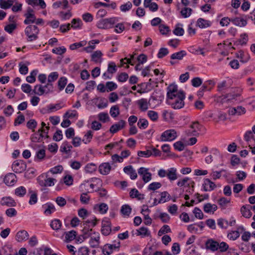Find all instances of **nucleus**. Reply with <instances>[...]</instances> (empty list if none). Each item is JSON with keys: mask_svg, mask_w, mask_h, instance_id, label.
I'll return each instance as SVG.
<instances>
[{"mask_svg": "<svg viewBox=\"0 0 255 255\" xmlns=\"http://www.w3.org/2000/svg\"><path fill=\"white\" fill-rule=\"evenodd\" d=\"M185 99V93L178 89L177 85L171 84L168 87L166 102L172 108L178 110L183 108Z\"/></svg>", "mask_w": 255, "mask_h": 255, "instance_id": "obj_1", "label": "nucleus"}, {"mask_svg": "<svg viewBox=\"0 0 255 255\" xmlns=\"http://www.w3.org/2000/svg\"><path fill=\"white\" fill-rule=\"evenodd\" d=\"M102 184V180L100 178L93 177L84 181L79 186V189L83 192L91 193L100 189Z\"/></svg>", "mask_w": 255, "mask_h": 255, "instance_id": "obj_2", "label": "nucleus"}, {"mask_svg": "<svg viewBox=\"0 0 255 255\" xmlns=\"http://www.w3.org/2000/svg\"><path fill=\"white\" fill-rule=\"evenodd\" d=\"M118 18L116 17L103 19L99 20L96 24L98 28L107 29L113 28L114 25L118 22Z\"/></svg>", "mask_w": 255, "mask_h": 255, "instance_id": "obj_3", "label": "nucleus"}, {"mask_svg": "<svg viewBox=\"0 0 255 255\" xmlns=\"http://www.w3.org/2000/svg\"><path fill=\"white\" fill-rule=\"evenodd\" d=\"M99 221V220L95 216L84 221L83 233L89 234L90 232L94 231L93 228L98 224Z\"/></svg>", "mask_w": 255, "mask_h": 255, "instance_id": "obj_4", "label": "nucleus"}, {"mask_svg": "<svg viewBox=\"0 0 255 255\" xmlns=\"http://www.w3.org/2000/svg\"><path fill=\"white\" fill-rule=\"evenodd\" d=\"M120 242L115 241L112 244H107L102 248V253L104 255H110L115 251H118L120 248Z\"/></svg>", "mask_w": 255, "mask_h": 255, "instance_id": "obj_5", "label": "nucleus"}, {"mask_svg": "<svg viewBox=\"0 0 255 255\" xmlns=\"http://www.w3.org/2000/svg\"><path fill=\"white\" fill-rule=\"evenodd\" d=\"M24 31L28 41H32L37 38L39 29L36 26L34 25H29L25 28Z\"/></svg>", "mask_w": 255, "mask_h": 255, "instance_id": "obj_6", "label": "nucleus"}, {"mask_svg": "<svg viewBox=\"0 0 255 255\" xmlns=\"http://www.w3.org/2000/svg\"><path fill=\"white\" fill-rule=\"evenodd\" d=\"M86 237H90L89 244L92 248L98 247L100 244V235L99 233L93 231L89 234H84Z\"/></svg>", "mask_w": 255, "mask_h": 255, "instance_id": "obj_7", "label": "nucleus"}, {"mask_svg": "<svg viewBox=\"0 0 255 255\" xmlns=\"http://www.w3.org/2000/svg\"><path fill=\"white\" fill-rule=\"evenodd\" d=\"M201 126L198 122H192L185 130V133L188 136L197 135L199 134Z\"/></svg>", "mask_w": 255, "mask_h": 255, "instance_id": "obj_8", "label": "nucleus"}, {"mask_svg": "<svg viewBox=\"0 0 255 255\" xmlns=\"http://www.w3.org/2000/svg\"><path fill=\"white\" fill-rule=\"evenodd\" d=\"M177 136L176 130L174 129H170L162 133L160 139L162 141H171L174 140Z\"/></svg>", "mask_w": 255, "mask_h": 255, "instance_id": "obj_9", "label": "nucleus"}, {"mask_svg": "<svg viewBox=\"0 0 255 255\" xmlns=\"http://www.w3.org/2000/svg\"><path fill=\"white\" fill-rule=\"evenodd\" d=\"M138 173L141 176L144 183L149 182L152 179V174L149 171V169L141 167L138 169Z\"/></svg>", "mask_w": 255, "mask_h": 255, "instance_id": "obj_10", "label": "nucleus"}, {"mask_svg": "<svg viewBox=\"0 0 255 255\" xmlns=\"http://www.w3.org/2000/svg\"><path fill=\"white\" fill-rule=\"evenodd\" d=\"M194 184V182L191 178L187 177L180 179L177 182V185L179 187L193 188Z\"/></svg>", "mask_w": 255, "mask_h": 255, "instance_id": "obj_11", "label": "nucleus"}, {"mask_svg": "<svg viewBox=\"0 0 255 255\" xmlns=\"http://www.w3.org/2000/svg\"><path fill=\"white\" fill-rule=\"evenodd\" d=\"M26 168V164L21 160H16L12 165L13 171L16 173H21Z\"/></svg>", "mask_w": 255, "mask_h": 255, "instance_id": "obj_12", "label": "nucleus"}, {"mask_svg": "<svg viewBox=\"0 0 255 255\" xmlns=\"http://www.w3.org/2000/svg\"><path fill=\"white\" fill-rule=\"evenodd\" d=\"M50 85L47 84L44 86L38 85L34 87V92L35 94L41 96L44 94H47L50 92L49 86Z\"/></svg>", "mask_w": 255, "mask_h": 255, "instance_id": "obj_13", "label": "nucleus"}, {"mask_svg": "<svg viewBox=\"0 0 255 255\" xmlns=\"http://www.w3.org/2000/svg\"><path fill=\"white\" fill-rule=\"evenodd\" d=\"M117 71L116 65L114 62H110L109 63L108 67L107 72L103 74V77L105 79H111L112 74Z\"/></svg>", "mask_w": 255, "mask_h": 255, "instance_id": "obj_14", "label": "nucleus"}, {"mask_svg": "<svg viewBox=\"0 0 255 255\" xmlns=\"http://www.w3.org/2000/svg\"><path fill=\"white\" fill-rule=\"evenodd\" d=\"M93 209L95 213L103 215L107 213L109 209V207L107 204L101 203L95 204Z\"/></svg>", "mask_w": 255, "mask_h": 255, "instance_id": "obj_15", "label": "nucleus"}, {"mask_svg": "<svg viewBox=\"0 0 255 255\" xmlns=\"http://www.w3.org/2000/svg\"><path fill=\"white\" fill-rule=\"evenodd\" d=\"M17 181L16 175L12 173L7 174L4 177L3 182L9 186L14 185Z\"/></svg>", "mask_w": 255, "mask_h": 255, "instance_id": "obj_16", "label": "nucleus"}, {"mask_svg": "<svg viewBox=\"0 0 255 255\" xmlns=\"http://www.w3.org/2000/svg\"><path fill=\"white\" fill-rule=\"evenodd\" d=\"M236 55V57L240 60V62L243 63L248 62L251 58L249 53L247 51L244 50L238 51Z\"/></svg>", "mask_w": 255, "mask_h": 255, "instance_id": "obj_17", "label": "nucleus"}, {"mask_svg": "<svg viewBox=\"0 0 255 255\" xmlns=\"http://www.w3.org/2000/svg\"><path fill=\"white\" fill-rule=\"evenodd\" d=\"M42 209L46 216H49L56 211L55 206L50 202L43 204L42 206Z\"/></svg>", "mask_w": 255, "mask_h": 255, "instance_id": "obj_18", "label": "nucleus"}, {"mask_svg": "<svg viewBox=\"0 0 255 255\" xmlns=\"http://www.w3.org/2000/svg\"><path fill=\"white\" fill-rule=\"evenodd\" d=\"M139 109L142 112H145L147 110L149 107V101L145 98H142L136 102Z\"/></svg>", "mask_w": 255, "mask_h": 255, "instance_id": "obj_19", "label": "nucleus"}, {"mask_svg": "<svg viewBox=\"0 0 255 255\" xmlns=\"http://www.w3.org/2000/svg\"><path fill=\"white\" fill-rule=\"evenodd\" d=\"M0 204L2 206L7 207H15L16 205V203L12 197L6 196L1 199Z\"/></svg>", "mask_w": 255, "mask_h": 255, "instance_id": "obj_20", "label": "nucleus"}, {"mask_svg": "<svg viewBox=\"0 0 255 255\" xmlns=\"http://www.w3.org/2000/svg\"><path fill=\"white\" fill-rule=\"evenodd\" d=\"M206 249L212 252H216L218 250V242L213 240L209 239L205 243Z\"/></svg>", "mask_w": 255, "mask_h": 255, "instance_id": "obj_21", "label": "nucleus"}, {"mask_svg": "<svg viewBox=\"0 0 255 255\" xmlns=\"http://www.w3.org/2000/svg\"><path fill=\"white\" fill-rule=\"evenodd\" d=\"M124 172L128 176L131 180H135L137 178V175L135 169L131 165L126 166L123 169Z\"/></svg>", "mask_w": 255, "mask_h": 255, "instance_id": "obj_22", "label": "nucleus"}, {"mask_svg": "<svg viewBox=\"0 0 255 255\" xmlns=\"http://www.w3.org/2000/svg\"><path fill=\"white\" fill-rule=\"evenodd\" d=\"M125 124L126 122L125 121L121 120L111 127L110 131L112 133H116L119 130L123 129L125 127Z\"/></svg>", "mask_w": 255, "mask_h": 255, "instance_id": "obj_23", "label": "nucleus"}, {"mask_svg": "<svg viewBox=\"0 0 255 255\" xmlns=\"http://www.w3.org/2000/svg\"><path fill=\"white\" fill-rule=\"evenodd\" d=\"M143 6L145 8H148L149 10L152 12H155L158 9V4L152 0H144Z\"/></svg>", "mask_w": 255, "mask_h": 255, "instance_id": "obj_24", "label": "nucleus"}, {"mask_svg": "<svg viewBox=\"0 0 255 255\" xmlns=\"http://www.w3.org/2000/svg\"><path fill=\"white\" fill-rule=\"evenodd\" d=\"M112 169V166L109 162H104L100 165L99 166V171L101 174H108Z\"/></svg>", "mask_w": 255, "mask_h": 255, "instance_id": "obj_25", "label": "nucleus"}, {"mask_svg": "<svg viewBox=\"0 0 255 255\" xmlns=\"http://www.w3.org/2000/svg\"><path fill=\"white\" fill-rule=\"evenodd\" d=\"M64 107V105L61 103L56 104H49L46 107V112L48 113H51L61 109Z\"/></svg>", "mask_w": 255, "mask_h": 255, "instance_id": "obj_26", "label": "nucleus"}, {"mask_svg": "<svg viewBox=\"0 0 255 255\" xmlns=\"http://www.w3.org/2000/svg\"><path fill=\"white\" fill-rule=\"evenodd\" d=\"M218 207L216 204L210 203H206L204 205L203 210L207 214H213L217 210Z\"/></svg>", "mask_w": 255, "mask_h": 255, "instance_id": "obj_27", "label": "nucleus"}, {"mask_svg": "<svg viewBox=\"0 0 255 255\" xmlns=\"http://www.w3.org/2000/svg\"><path fill=\"white\" fill-rule=\"evenodd\" d=\"M26 3L32 6H39L40 8L44 9L46 4L44 0H25Z\"/></svg>", "mask_w": 255, "mask_h": 255, "instance_id": "obj_28", "label": "nucleus"}, {"mask_svg": "<svg viewBox=\"0 0 255 255\" xmlns=\"http://www.w3.org/2000/svg\"><path fill=\"white\" fill-rule=\"evenodd\" d=\"M129 24L127 22H118L114 25V32L116 33H121L125 29L126 27L129 26Z\"/></svg>", "mask_w": 255, "mask_h": 255, "instance_id": "obj_29", "label": "nucleus"}, {"mask_svg": "<svg viewBox=\"0 0 255 255\" xmlns=\"http://www.w3.org/2000/svg\"><path fill=\"white\" fill-rule=\"evenodd\" d=\"M245 140L248 142L249 146H253L255 144V138L252 131H247L244 135Z\"/></svg>", "mask_w": 255, "mask_h": 255, "instance_id": "obj_30", "label": "nucleus"}, {"mask_svg": "<svg viewBox=\"0 0 255 255\" xmlns=\"http://www.w3.org/2000/svg\"><path fill=\"white\" fill-rule=\"evenodd\" d=\"M167 177L170 181L176 180L178 178L177 169L175 167L167 169Z\"/></svg>", "mask_w": 255, "mask_h": 255, "instance_id": "obj_31", "label": "nucleus"}, {"mask_svg": "<svg viewBox=\"0 0 255 255\" xmlns=\"http://www.w3.org/2000/svg\"><path fill=\"white\" fill-rule=\"evenodd\" d=\"M204 190L205 191H211L213 190L216 186L215 184L209 179H205L203 184Z\"/></svg>", "mask_w": 255, "mask_h": 255, "instance_id": "obj_32", "label": "nucleus"}, {"mask_svg": "<svg viewBox=\"0 0 255 255\" xmlns=\"http://www.w3.org/2000/svg\"><path fill=\"white\" fill-rule=\"evenodd\" d=\"M211 22L202 18H199L196 21V26L200 28H206L211 25Z\"/></svg>", "mask_w": 255, "mask_h": 255, "instance_id": "obj_33", "label": "nucleus"}, {"mask_svg": "<svg viewBox=\"0 0 255 255\" xmlns=\"http://www.w3.org/2000/svg\"><path fill=\"white\" fill-rule=\"evenodd\" d=\"M28 237V233L25 230H21L18 231L15 236V240L18 242H21L26 240Z\"/></svg>", "mask_w": 255, "mask_h": 255, "instance_id": "obj_34", "label": "nucleus"}, {"mask_svg": "<svg viewBox=\"0 0 255 255\" xmlns=\"http://www.w3.org/2000/svg\"><path fill=\"white\" fill-rule=\"evenodd\" d=\"M68 5V2L67 0H62L60 1H56L52 4V7L54 9L61 8L62 9H66Z\"/></svg>", "mask_w": 255, "mask_h": 255, "instance_id": "obj_35", "label": "nucleus"}, {"mask_svg": "<svg viewBox=\"0 0 255 255\" xmlns=\"http://www.w3.org/2000/svg\"><path fill=\"white\" fill-rule=\"evenodd\" d=\"M136 235L142 238L148 237L150 235V232L148 228L144 227H140L136 230Z\"/></svg>", "mask_w": 255, "mask_h": 255, "instance_id": "obj_36", "label": "nucleus"}, {"mask_svg": "<svg viewBox=\"0 0 255 255\" xmlns=\"http://www.w3.org/2000/svg\"><path fill=\"white\" fill-rule=\"evenodd\" d=\"M43 137H45V134L42 132H39L38 131L37 132L31 134L30 139L33 142H40L42 141Z\"/></svg>", "mask_w": 255, "mask_h": 255, "instance_id": "obj_37", "label": "nucleus"}, {"mask_svg": "<svg viewBox=\"0 0 255 255\" xmlns=\"http://www.w3.org/2000/svg\"><path fill=\"white\" fill-rule=\"evenodd\" d=\"M30 63L28 62H21L18 64L19 72L22 75H26L28 72V66Z\"/></svg>", "mask_w": 255, "mask_h": 255, "instance_id": "obj_38", "label": "nucleus"}, {"mask_svg": "<svg viewBox=\"0 0 255 255\" xmlns=\"http://www.w3.org/2000/svg\"><path fill=\"white\" fill-rule=\"evenodd\" d=\"M64 241L66 242H70L74 240L77 235V233L74 231H71L65 232L64 234Z\"/></svg>", "mask_w": 255, "mask_h": 255, "instance_id": "obj_39", "label": "nucleus"}, {"mask_svg": "<svg viewBox=\"0 0 255 255\" xmlns=\"http://www.w3.org/2000/svg\"><path fill=\"white\" fill-rule=\"evenodd\" d=\"M229 112L231 115H241L246 113V109L242 107H238L230 109Z\"/></svg>", "mask_w": 255, "mask_h": 255, "instance_id": "obj_40", "label": "nucleus"}, {"mask_svg": "<svg viewBox=\"0 0 255 255\" xmlns=\"http://www.w3.org/2000/svg\"><path fill=\"white\" fill-rule=\"evenodd\" d=\"M83 25V22L80 18H74L72 20L70 23V27L74 29H81Z\"/></svg>", "mask_w": 255, "mask_h": 255, "instance_id": "obj_41", "label": "nucleus"}, {"mask_svg": "<svg viewBox=\"0 0 255 255\" xmlns=\"http://www.w3.org/2000/svg\"><path fill=\"white\" fill-rule=\"evenodd\" d=\"M233 23L237 26L243 27L247 25L246 19L243 17H236L232 20Z\"/></svg>", "mask_w": 255, "mask_h": 255, "instance_id": "obj_42", "label": "nucleus"}, {"mask_svg": "<svg viewBox=\"0 0 255 255\" xmlns=\"http://www.w3.org/2000/svg\"><path fill=\"white\" fill-rule=\"evenodd\" d=\"M103 53L100 50L95 51L91 55V60L95 62H100Z\"/></svg>", "mask_w": 255, "mask_h": 255, "instance_id": "obj_43", "label": "nucleus"}, {"mask_svg": "<svg viewBox=\"0 0 255 255\" xmlns=\"http://www.w3.org/2000/svg\"><path fill=\"white\" fill-rule=\"evenodd\" d=\"M29 193L30 194V198H29V200L28 201V203L30 205L35 204L37 202V201H38L37 192L35 191L30 190H29Z\"/></svg>", "mask_w": 255, "mask_h": 255, "instance_id": "obj_44", "label": "nucleus"}, {"mask_svg": "<svg viewBox=\"0 0 255 255\" xmlns=\"http://www.w3.org/2000/svg\"><path fill=\"white\" fill-rule=\"evenodd\" d=\"M158 30L161 34L163 35H167L170 32L169 27L164 21L158 26Z\"/></svg>", "mask_w": 255, "mask_h": 255, "instance_id": "obj_45", "label": "nucleus"}, {"mask_svg": "<svg viewBox=\"0 0 255 255\" xmlns=\"http://www.w3.org/2000/svg\"><path fill=\"white\" fill-rule=\"evenodd\" d=\"M162 116L165 121H170L174 119V116L172 112L169 110H164L162 112Z\"/></svg>", "mask_w": 255, "mask_h": 255, "instance_id": "obj_46", "label": "nucleus"}, {"mask_svg": "<svg viewBox=\"0 0 255 255\" xmlns=\"http://www.w3.org/2000/svg\"><path fill=\"white\" fill-rule=\"evenodd\" d=\"M50 226L53 230H58L62 226V222L59 219H55L51 220Z\"/></svg>", "mask_w": 255, "mask_h": 255, "instance_id": "obj_47", "label": "nucleus"}, {"mask_svg": "<svg viewBox=\"0 0 255 255\" xmlns=\"http://www.w3.org/2000/svg\"><path fill=\"white\" fill-rule=\"evenodd\" d=\"M147 116L148 118L153 122H157L159 118L158 113L153 110H149L147 111Z\"/></svg>", "mask_w": 255, "mask_h": 255, "instance_id": "obj_48", "label": "nucleus"}, {"mask_svg": "<svg viewBox=\"0 0 255 255\" xmlns=\"http://www.w3.org/2000/svg\"><path fill=\"white\" fill-rule=\"evenodd\" d=\"M173 32L177 36H182L184 33V30L183 28V24L181 23H177L176 24Z\"/></svg>", "mask_w": 255, "mask_h": 255, "instance_id": "obj_49", "label": "nucleus"}, {"mask_svg": "<svg viewBox=\"0 0 255 255\" xmlns=\"http://www.w3.org/2000/svg\"><path fill=\"white\" fill-rule=\"evenodd\" d=\"M87 42L86 40H82L78 42L73 43L69 46V48L72 50L77 49L80 47L85 46L87 45Z\"/></svg>", "mask_w": 255, "mask_h": 255, "instance_id": "obj_50", "label": "nucleus"}, {"mask_svg": "<svg viewBox=\"0 0 255 255\" xmlns=\"http://www.w3.org/2000/svg\"><path fill=\"white\" fill-rule=\"evenodd\" d=\"M249 41V36L247 33H243L240 34V37L238 40L239 44L241 45H246Z\"/></svg>", "mask_w": 255, "mask_h": 255, "instance_id": "obj_51", "label": "nucleus"}, {"mask_svg": "<svg viewBox=\"0 0 255 255\" xmlns=\"http://www.w3.org/2000/svg\"><path fill=\"white\" fill-rule=\"evenodd\" d=\"M26 193V189L25 187L22 186H19L14 190L15 195L19 197H23Z\"/></svg>", "mask_w": 255, "mask_h": 255, "instance_id": "obj_52", "label": "nucleus"}, {"mask_svg": "<svg viewBox=\"0 0 255 255\" xmlns=\"http://www.w3.org/2000/svg\"><path fill=\"white\" fill-rule=\"evenodd\" d=\"M121 212L124 217H128L131 212V208L128 205H124L121 207Z\"/></svg>", "mask_w": 255, "mask_h": 255, "instance_id": "obj_53", "label": "nucleus"}, {"mask_svg": "<svg viewBox=\"0 0 255 255\" xmlns=\"http://www.w3.org/2000/svg\"><path fill=\"white\" fill-rule=\"evenodd\" d=\"M13 3L12 0H0V7L2 9H8L10 7Z\"/></svg>", "mask_w": 255, "mask_h": 255, "instance_id": "obj_54", "label": "nucleus"}, {"mask_svg": "<svg viewBox=\"0 0 255 255\" xmlns=\"http://www.w3.org/2000/svg\"><path fill=\"white\" fill-rule=\"evenodd\" d=\"M68 82V79L65 77H61L59 79L57 84L58 88L60 91L63 90Z\"/></svg>", "mask_w": 255, "mask_h": 255, "instance_id": "obj_55", "label": "nucleus"}, {"mask_svg": "<svg viewBox=\"0 0 255 255\" xmlns=\"http://www.w3.org/2000/svg\"><path fill=\"white\" fill-rule=\"evenodd\" d=\"M170 198V194L167 191H163L160 193V198L158 202L164 203L169 201Z\"/></svg>", "mask_w": 255, "mask_h": 255, "instance_id": "obj_56", "label": "nucleus"}, {"mask_svg": "<svg viewBox=\"0 0 255 255\" xmlns=\"http://www.w3.org/2000/svg\"><path fill=\"white\" fill-rule=\"evenodd\" d=\"M186 55V52L184 50H182L172 54L170 58L171 59L181 60Z\"/></svg>", "mask_w": 255, "mask_h": 255, "instance_id": "obj_57", "label": "nucleus"}, {"mask_svg": "<svg viewBox=\"0 0 255 255\" xmlns=\"http://www.w3.org/2000/svg\"><path fill=\"white\" fill-rule=\"evenodd\" d=\"M93 136V132L91 130H88L84 135L82 142L85 144H88L91 142Z\"/></svg>", "mask_w": 255, "mask_h": 255, "instance_id": "obj_58", "label": "nucleus"}, {"mask_svg": "<svg viewBox=\"0 0 255 255\" xmlns=\"http://www.w3.org/2000/svg\"><path fill=\"white\" fill-rule=\"evenodd\" d=\"M63 170V168L62 166L58 165L50 168L47 174L51 173L52 174H56L61 173Z\"/></svg>", "mask_w": 255, "mask_h": 255, "instance_id": "obj_59", "label": "nucleus"}, {"mask_svg": "<svg viewBox=\"0 0 255 255\" xmlns=\"http://www.w3.org/2000/svg\"><path fill=\"white\" fill-rule=\"evenodd\" d=\"M121 63L122 66H124V64H129L131 65H133L135 63L134 55H131L129 58H126L121 60Z\"/></svg>", "mask_w": 255, "mask_h": 255, "instance_id": "obj_60", "label": "nucleus"}, {"mask_svg": "<svg viewBox=\"0 0 255 255\" xmlns=\"http://www.w3.org/2000/svg\"><path fill=\"white\" fill-rule=\"evenodd\" d=\"M110 114L113 118H117L120 114V109L119 106L118 105L112 106L110 109Z\"/></svg>", "mask_w": 255, "mask_h": 255, "instance_id": "obj_61", "label": "nucleus"}, {"mask_svg": "<svg viewBox=\"0 0 255 255\" xmlns=\"http://www.w3.org/2000/svg\"><path fill=\"white\" fill-rule=\"evenodd\" d=\"M186 146V143H184L181 140L177 141L173 144L174 149L179 151H183Z\"/></svg>", "mask_w": 255, "mask_h": 255, "instance_id": "obj_62", "label": "nucleus"}, {"mask_svg": "<svg viewBox=\"0 0 255 255\" xmlns=\"http://www.w3.org/2000/svg\"><path fill=\"white\" fill-rule=\"evenodd\" d=\"M97 165L95 164L90 163L87 164L85 167V171L86 173H92L97 169Z\"/></svg>", "mask_w": 255, "mask_h": 255, "instance_id": "obj_63", "label": "nucleus"}, {"mask_svg": "<svg viewBox=\"0 0 255 255\" xmlns=\"http://www.w3.org/2000/svg\"><path fill=\"white\" fill-rule=\"evenodd\" d=\"M162 186L161 183L158 182H153L149 184L147 187V189L149 191H155L159 189Z\"/></svg>", "mask_w": 255, "mask_h": 255, "instance_id": "obj_64", "label": "nucleus"}]
</instances>
